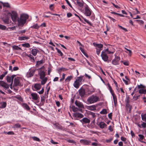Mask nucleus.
I'll use <instances>...</instances> for the list:
<instances>
[{"label": "nucleus", "mask_w": 146, "mask_h": 146, "mask_svg": "<svg viewBox=\"0 0 146 146\" xmlns=\"http://www.w3.org/2000/svg\"><path fill=\"white\" fill-rule=\"evenodd\" d=\"M29 16L28 15L23 13L20 15L17 22L19 26H23L27 22V20L29 19Z\"/></svg>", "instance_id": "nucleus-1"}, {"label": "nucleus", "mask_w": 146, "mask_h": 146, "mask_svg": "<svg viewBox=\"0 0 146 146\" xmlns=\"http://www.w3.org/2000/svg\"><path fill=\"white\" fill-rule=\"evenodd\" d=\"M8 15L11 16V19L13 22H15L17 21L19 17L16 12L12 11L11 12L8 13Z\"/></svg>", "instance_id": "nucleus-2"}, {"label": "nucleus", "mask_w": 146, "mask_h": 146, "mask_svg": "<svg viewBox=\"0 0 146 146\" xmlns=\"http://www.w3.org/2000/svg\"><path fill=\"white\" fill-rule=\"evenodd\" d=\"M99 99L98 97L96 95H93L88 98L87 100L88 101L90 104H92L99 100Z\"/></svg>", "instance_id": "nucleus-3"}, {"label": "nucleus", "mask_w": 146, "mask_h": 146, "mask_svg": "<svg viewBox=\"0 0 146 146\" xmlns=\"http://www.w3.org/2000/svg\"><path fill=\"white\" fill-rule=\"evenodd\" d=\"M108 86L109 88V90L113 96V101L115 106H116L117 105V98L116 95L114 93L113 91L112 90V89L111 86H110V84H108Z\"/></svg>", "instance_id": "nucleus-4"}, {"label": "nucleus", "mask_w": 146, "mask_h": 146, "mask_svg": "<svg viewBox=\"0 0 146 146\" xmlns=\"http://www.w3.org/2000/svg\"><path fill=\"white\" fill-rule=\"evenodd\" d=\"M84 14L87 16L89 17L92 14V11L91 10L87 5H84Z\"/></svg>", "instance_id": "nucleus-5"}, {"label": "nucleus", "mask_w": 146, "mask_h": 146, "mask_svg": "<svg viewBox=\"0 0 146 146\" xmlns=\"http://www.w3.org/2000/svg\"><path fill=\"white\" fill-rule=\"evenodd\" d=\"M44 66L39 69L38 71V74L40 76V79L44 78L45 76V73L44 70H42V68H44Z\"/></svg>", "instance_id": "nucleus-6"}, {"label": "nucleus", "mask_w": 146, "mask_h": 146, "mask_svg": "<svg viewBox=\"0 0 146 146\" xmlns=\"http://www.w3.org/2000/svg\"><path fill=\"white\" fill-rule=\"evenodd\" d=\"M20 78L19 77H17L15 78L14 80L13 87L21 85L20 83Z\"/></svg>", "instance_id": "nucleus-7"}, {"label": "nucleus", "mask_w": 146, "mask_h": 146, "mask_svg": "<svg viewBox=\"0 0 146 146\" xmlns=\"http://www.w3.org/2000/svg\"><path fill=\"white\" fill-rule=\"evenodd\" d=\"M101 56L102 59L105 62L107 61L108 57L107 55V54L104 51H103L102 52Z\"/></svg>", "instance_id": "nucleus-8"}, {"label": "nucleus", "mask_w": 146, "mask_h": 146, "mask_svg": "<svg viewBox=\"0 0 146 146\" xmlns=\"http://www.w3.org/2000/svg\"><path fill=\"white\" fill-rule=\"evenodd\" d=\"M120 58L118 56H115V58L112 61L113 64L116 65L119 64V62L120 60Z\"/></svg>", "instance_id": "nucleus-9"}, {"label": "nucleus", "mask_w": 146, "mask_h": 146, "mask_svg": "<svg viewBox=\"0 0 146 146\" xmlns=\"http://www.w3.org/2000/svg\"><path fill=\"white\" fill-rule=\"evenodd\" d=\"M0 86L6 89L9 87V85L3 81H0Z\"/></svg>", "instance_id": "nucleus-10"}, {"label": "nucleus", "mask_w": 146, "mask_h": 146, "mask_svg": "<svg viewBox=\"0 0 146 146\" xmlns=\"http://www.w3.org/2000/svg\"><path fill=\"white\" fill-rule=\"evenodd\" d=\"M79 94L81 97H83L85 94V90L82 88H81L79 90Z\"/></svg>", "instance_id": "nucleus-11"}, {"label": "nucleus", "mask_w": 146, "mask_h": 146, "mask_svg": "<svg viewBox=\"0 0 146 146\" xmlns=\"http://www.w3.org/2000/svg\"><path fill=\"white\" fill-rule=\"evenodd\" d=\"M15 76V75H12L11 76H7L6 80L7 82L8 83H10L12 82V81H13V80L14 77Z\"/></svg>", "instance_id": "nucleus-12"}, {"label": "nucleus", "mask_w": 146, "mask_h": 146, "mask_svg": "<svg viewBox=\"0 0 146 146\" xmlns=\"http://www.w3.org/2000/svg\"><path fill=\"white\" fill-rule=\"evenodd\" d=\"M2 20L4 23L5 24H8L9 23V18L8 16L2 18Z\"/></svg>", "instance_id": "nucleus-13"}, {"label": "nucleus", "mask_w": 146, "mask_h": 146, "mask_svg": "<svg viewBox=\"0 0 146 146\" xmlns=\"http://www.w3.org/2000/svg\"><path fill=\"white\" fill-rule=\"evenodd\" d=\"M80 142L86 145H88L91 143L90 141L85 139H81L80 141Z\"/></svg>", "instance_id": "nucleus-14"}, {"label": "nucleus", "mask_w": 146, "mask_h": 146, "mask_svg": "<svg viewBox=\"0 0 146 146\" xmlns=\"http://www.w3.org/2000/svg\"><path fill=\"white\" fill-rule=\"evenodd\" d=\"M34 87L36 90H38L41 88V86L40 84H36Z\"/></svg>", "instance_id": "nucleus-15"}, {"label": "nucleus", "mask_w": 146, "mask_h": 146, "mask_svg": "<svg viewBox=\"0 0 146 146\" xmlns=\"http://www.w3.org/2000/svg\"><path fill=\"white\" fill-rule=\"evenodd\" d=\"M76 105L79 108H83L84 105L82 103L76 101L75 102Z\"/></svg>", "instance_id": "nucleus-16"}, {"label": "nucleus", "mask_w": 146, "mask_h": 146, "mask_svg": "<svg viewBox=\"0 0 146 146\" xmlns=\"http://www.w3.org/2000/svg\"><path fill=\"white\" fill-rule=\"evenodd\" d=\"M31 95L32 97V99L35 100H37L38 99V95L36 93H32L31 94Z\"/></svg>", "instance_id": "nucleus-17"}, {"label": "nucleus", "mask_w": 146, "mask_h": 146, "mask_svg": "<svg viewBox=\"0 0 146 146\" xmlns=\"http://www.w3.org/2000/svg\"><path fill=\"white\" fill-rule=\"evenodd\" d=\"M98 125L101 128L103 129L107 126L106 124L103 122H101L99 123Z\"/></svg>", "instance_id": "nucleus-18"}, {"label": "nucleus", "mask_w": 146, "mask_h": 146, "mask_svg": "<svg viewBox=\"0 0 146 146\" xmlns=\"http://www.w3.org/2000/svg\"><path fill=\"white\" fill-rule=\"evenodd\" d=\"M39 51L38 50L36 49H33L31 50V53L34 56H36L38 52Z\"/></svg>", "instance_id": "nucleus-19"}, {"label": "nucleus", "mask_w": 146, "mask_h": 146, "mask_svg": "<svg viewBox=\"0 0 146 146\" xmlns=\"http://www.w3.org/2000/svg\"><path fill=\"white\" fill-rule=\"evenodd\" d=\"M29 38V37L26 36L19 37L18 39L20 40H25Z\"/></svg>", "instance_id": "nucleus-20"}, {"label": "nucleus", "mask_w": 146, "mask_h": 146, "mask_svg": "<svg viewBox=\"0 0 146 146\" xmlns=\"http://www.w3.org/2000/svg\"><path fill=\"white\" fill-rule=\"evenodd\" d=\"M93 45L95 47H97L98 48L101 49L103 47V45L102 44H97L95 42L93 43Z\"/></svg>", "instance_id": "nucleus-21"}, {"label": "nucleus", "mask_w": 146, "mask_h": 146, "mask_svg": "<svg viewBox=\"0 0 146 146\" xmlns=\"http://www.w3.org/2000/svg\"><path fill=\"white\" fill-rule=\"evenodd\" d=\"M96 107L95 105H92V106H88V109L89 110L91 111H93L96 110Z\"/></svg>", "instance_id": "nucleus-22"}, {"label": "nucleus", "mask_w": 146, "mask_h": 146, "mask_svg": "<svg viewBox=\"0 0 146 146\" xmlns=\"http://www.w3.org/2000/svg\"><path fill=\"white\" fill-rule=\"evenodd\" d=\"M81 120L83 122L86 123H89L90 122V120L86 117L84 118Z\"/></svg>", "instance_id": "nucleus-23"}, {"label": "nucleus", "mask_w": 146, "mask_h": 146, "mask_svg": "<svg viewBox=\"0 0 146 146\" xmlns=\"http://www.w3.org/2000/svg\"><path fill=\"white\" fill-rule=\"evenodd\" d=\"M77 1V4L80 7H82L83 6H84V2H79L78 0H76Z\"/></svg>", "instance_id": "nucleus-24"}, {"label": "nucleus", "mask_w": 146, "mask_h": 146, "mask_svg": "<svg viewBox=\"0 0 146 146\" xmlns=\"http://www.w3.org/2000/svg\"><path fill=\"white\" fill-rule=\"evenodd\" d=\"M74 115L76 117L82 118L84 117V115L82 114L79 113H76L74 114Z\"/></svg>", "instance_id": "nucleus-25"}, {"label": "nucleus", "mask_w": 146, "mask_h": 146, "mask_svg": "<svg viewBox=\"0 0 146 146\" xmlns=\"http://www.w3.org/2000/svg\"><path fill=\"white\" fill-rule=\"evenodd\" d=\"M80 84V83H79L78 82H77V81L76 80L74 82V83L73 85H74V86L75 88H79V86Z\"/></svg>", "instance_id": "nucleus-26"}, {"label": "nucleus", "mask_w": 146, "mask_h": 146, "mask_svg": "<svg viewBox=\"0 0 146 146\" xmlns=\"http://www.w3.org/2000/svg\"><path fill=\"white\" fill-rule=\"evenodd\" d=\"M35 70H31L29 73V77H31L33 76L35 72Z\"/></svg>", "instance_id": "nucleus-27"}, {"label": "nucleus", "mask_w": 146, "mask_h": 146, "mask_svg": "<svg viewBox=\"0 0 146 146\" xmlns=\"http://www.w3.org/2000/svg\"><path fill=\"white\" fill-rule=\"evenodd\" d=\"M23 106L26 110H29L30 109L29 106L27 105V104L23 103Z\"/></svg>", "instance_id": "nucleus-28"}, {"label": "nucleus", "mask_w": 146, "mask_h": 146, "mask_svg": "<svg viewBox=\"0 0 146 146\" xmlns=\"http://www.w3.org/2000/svg\"><path fill=\"white\" fill-rule=\"evenodd\" d=\"M126 106L127 110H129V112H130L132 108L131 106L129 104H126Z\"/></svg>", "instance_id": "nucleus-29"}, {"label": "nucleus", "mask_w": 146, "mask_h": 146, "mask_svg": "<svg viewBox=\"0 0 146 146\" xmlns=\"http://www.w3.org/2000/svg\"><path fill=\"white\" fill-rule=\"evenodd\" d=\"M83 77V76H81L78 77L77 79H76V80L77 81V82H78L79 83L81 84L82 79Z\"/></svg>", "instance_id": "nucleus-30"}, {"label": "nucleus", "mask_w": 146, "mask_h": 146, "mask_svg": "<svg viewBox=\"0 0 146 146\" xmlns=\"http://www.w3.org/2000/svg\"><path fill=\"white\" fill-rule=\"evenodd\" d=\"M1 105V108H5L7 105V104L6 102H2L0 103Z\"/></svg>", "instance_id": "nucleus-31"}, {"label": "nucleus", "mask_w": 146, "mask_h": 146, "mask_svg": "<svg viewBox=\"0 0 146 146\" xmlns=\"http://www.w3.org/2000/svg\"><path fill=\"white\" fill-rule=\"evenodd\" d=\"M80 50L88 58V55H87V54L85 52L84 49H83L81 47L80 48Z\"/></svg>", "instance_id": "nucleus-32"}, {"label": "nucleus", "mask_w": 146, "mask_h": 146, "mask_svg": "<svg viewBox=\"0 0 146 146\" xmlns=\"http://www.w3.org/2000/svg\"><path fill=\"white\" fill-rule=\"evenodd\" d=\"M141 117L142 120L143 121L146 122V114H143L142 113L141 114Z\"/></svg>", "instance_id": "nucleus-33"}, {"label": "nucleus", "mask_w": 146, "mask_h": 146, "mask_svg": "<svg viewBox=\"0 0 146 146\" xmlns=\"http://www.w3.org/2000/svg\"><path fill=\"white\" fill-rule=\"evenodd\" d=\"M22 46L23 47H25V48H29L30 47V44L29 43H25V44H22Z\"/></svg>", "instance_id": "nucleus-34"}, {"label": "nucleus", "mask_w": 146, "mask_h": 146, "mask_svg": "<svg viewBox=\"0 0 146 146\" xmlns=\"http://www.w3.org/2000/svg\"><path fill=\"white\" fill-rule=\"evenodd\" d=\"M42 79V80L41 81V84L42 85H44L46 83L47 78H45Z\"/></svg>", "instance_id": "nucleus-35"}, {"label": "nucleus", "mask_w": 146, "mask_h": 146, "mask_svg": "<svg viewBox=\"0 0 146 146\" xmlns=\"http://www.w3.org/2000/svg\"><path fill=\"white\" fill-rule=\"evenodd\" d=\"M139 93L141 94H146V90L140 89L139 90Z\"/></svg>", "instance_id": "nucleus-36"}, {"label": "nucleus", "mask_w": 146, "mask_h": 146, "mask_svg": "<svg viewBox=\"0 0 146 146\" xmlns=\"http://www.w3.org/2000/svg\"><path fill=\"white\" fill-rule=\"evenodd\" d=\"M44 60H40L36 62V65H39L40 64H42L44 63Z\"/></svg>", "instance_id": "nucleus-37"}, {"label": "nucleus", "mask_w": 146, "mask_h": 146, "mask_svg": "<svg viewBox=\"0 0 146 146\" xmlns=\"http://www.w3.org/2000/svg\"><path fill=\"white\" fill-rule=\"evenodd\" d=\"M72 76H68L65 79V81L69 82L72 79Z\"/></svg>", "instance_id": "nucleus-38"}, {"label": "nucleus", "mask_w": 146, "mask_h": 146, "mask_svg": "<svg viewBox=\"0 0 146 146\" xmlns=\"http://www.w3.org/2000/svg\"><path fill=\"white\" fill-rule=\"evenodd\" d=\"M138 136L139 137V140L142 142H143L141 141L144 138V136L142 135L139 134L138 135Z\"/></svg>", "instance_id": "nucleus-39"}, {"label": "nucleus", "mask_w": 146, "mask_h": 146, "mask_svg": "<svg viewBox=\"0 0 146 146\" xmlns=\"http://www.w3.org/2000/svg\"><path fill=\"white\" fill-rule=\"evenodd\" d=\"M13 48V49L16 50H21V48L19 47L18 46L14 45L12 47Z\"/></svg>", "instance_id": "nucleus-40"}, {"label": "nucleus", "mask_w": 146, "mask_h": 146, "mask_svg": "<svg viewBox=\"0 0 146 146\" xmlns=\"http://www.w3.org/2000/svg\"><path fill=\"white\" fill-rule=\"evenodd\" d=\"M7 72L6 71L4 72L3 74H2L0 76V80H2L4 77L5 76V75L7 74Z\"/></svg>", "instance_id": "nucleus-41"}, {"label": "nucleus", "mask_w": 146, "mask_h": 146, "mask_svg": "<svg viewBox=\"0 0 146 146\" xmlns=\"http://www.w3.org/2000/svg\"><path fill=\"white\" fill-rule=\"evenodd\" d=\"M39 27L38 25L37 24H36L31 27L32 28L35 29H38L39 28Z\"/></svg>", "instance_id": "nucleus-42"}, {"label": "nucleus", "mask_w": 146, "mask_h": 146, "mask_svg": "<svg viewBox=\"0 0 146 146\" xmlns=\"http://www.w3.org/2000/svg\"><path fill=\"white\" fill-rule=\"evenodd\" d=\"M100 113L102 114H105L107 113V110L105 109H103L100 112Z\"/></svg>", "instance_id": "nucleus-43"}, {"label": "nucleus", "mask_w": 146, "mask_h": 146, "mask_svg": "<svg viewBox=\"0 0 146 146\" xmlns=\"http://www.w3.org/2000/svg\"><path fill=\"white\" fill-rule=\"evenodd\" d=\"M21 127V125L19 123H16L15 124L13 127L14 128H20Z\"/></svg>", "instance_id": "nucleus-44"}, {"label": "nucleus", "mask_w": 146, "mask_h": 146, "mask_svg": "<svg viewBox=\"0 0 146 146\" xmlns=\"http://www.w3.org/2000/svg\"><path fill=\"white\" fill-rule=\"evenodd\" d=\"M6 28L5 26L0 24V29L2 30H5Z\"/></svg>", "instance_id": "nucleus-45"}, {"label": "nucleus", "mask_w": 146, "mask_h": 146, "mask_svg": "<svg viewBox=\"0 0 146 146\" xmlns=\"http://www.w3.org/2000/svg\"><path fill=\"white\" fill-rule=\"evenodd\" d=\"M56 49L57 50L59 54V55L60 56H62L63 55V53L61 52V51L57 48H56Z\"/></svg>", "instance_id": "nucleus-46"}, {"label": "nucleus", "mask_w": 146, "mask_h": 146, "mask_svg": "<svg viewBox=\"0 0 146 146\" xmlns=\"http://www.w3.org/2000/svg\"><path fill=\"white\" fill-rule=\"evenodd\" d=\"M32 139L35 141H40V140L38 138L36 137H32Z\"/></svg>", "instance_id": "nucleus-47"}, {"label": "nucleus", "mask_w": 146, "mask_h": 146, "mask_svg": "<svg viewBox=\"0 0 146 146\" xmlns=\"http://www.w3.org/2000/svg\"><path fill=\"white\" fill-rule=\"evenodd\" d=\"M3 4V6L4 7H9L10 6L9 4L8 3H2Z\"/></svg>", "instance_id": "nucleus-48"}, {"label": "nucleus", "mask_w": 146, "mask_h": 146, "mask_svg": "<svg viewBox=\"0 0 146 146\" xmlns=\"http://www.w3.org/2000/svg\"><path fill=\"white\" fill-rule=\"evenodd\" d=\"M118 27L121 29H123L125 31L127 32V30L126 29L123 27H122L120 26L119 25H118Z\"/></svg>", "instance_id": "nucleus-49"}, {"label": "nucleus", "mask_w": 146, "mask_h": 146, "mask_svg": "<svg viewBox=\"0 0 146 146\" xmlns=\"http://www.w3.org/2000/svg\"><path fill=\"white\" fill-rule=\"evenodd\" d=\"M67 141L69 143H73L74 144L76 143V142L73 140L68 139L67 140Z\"/></svg>", "instance_id": "nucleus-50"}, {"label": "nucleus", "mask_w": 146, "mask_h": 146, "mask_svg": "<svg viewBox=\"0 0 146 146\" xmlns=\"http://www.w3.org/2000/svg\"><path fill=\"white\" fill-rule=\"evenodd\" d=\"M84 20L85 22H86L90 26H92V24L90 22H89L88 20H87L86 19H84Z\"/></svg>", "instance_id": "nucleus-51"}, {"label": "nucleus", "mask_w": 146, "mask_h": 146, "mask_svg": "<svg viewBox=\"0 0 146 146\" xmlns=\"http://www.w3.org/2000/svg\"><path fill=\"white\" fill-rule=\"evenodd\" d=\"M44 88H42V90L41 91H40L39 92H38L40 94H42L44 93Z\"/></svg>", "instance_id": "nucleus-52"}, {"label": "nucleus", "mask_w": 146, "mask_h": 146, "mask_svg": "<svg viewBox=\"0 0 146 146\" xmlns=\"http://www.w3.org/2000/svg\"><path fill=\"white\" fill-rule=\"evenodd\" d=\"M67 70V69H65V68H61L59 69L58 70V71L59 72H61V71H64L65 70Z\"/></svg>", "instance_id": "nucleus-53"}, {"label": "nucleus", "mask_w": 146, "mask_h": 146, "mask_svg": "<svg viewBox=\"0 0 146 146\" xmlns=\"http://www.w3.org/2000/svg\"><path fill=\"white\" fill-rule=\"evenodd\" d=\"M145 86L143 85L142 84L138 85V88H145Z\"/></svg>", "instance_id": "nucleus-54"}, {"label": "nucleus", "mask_w": 146, "mask_h": 146, "mask_svg": "<svg viewBox=\"0 0 146 146\" xmlns=\"http://www.w3.org/2000/svg\"><path fill=\"white\" fill-rule=\"evenodd\" d=\"M113 139V138H110V139H106V141L107 143H110V142H111L112 141Z\"/></svg>", "instance_id": "nucleus-55"}, {"label": "nucleus", "mask_w": 146, "mask_h": 146, "mask_svg": "<svg viewBox=\"0 0 146 146\" xmlns=\"http://www.w3.org/2000/svg\"><path fill=\"white\" fill-rule=\"evenodd\" d=\"M65 74H62V78L61 79H60V81H63L64 80V78H65Z\"/></svg>", "instance_id": "nucleus-56"}, {"label": "nucleus", "mask_w": 146, "mask_h": 146, "mask_svg": "<svg viewBox=\"0 0 146 146\" xmlns=\"http://www.w3.org/2000/svg\"><path fill=\"white\" fill-rule=\"evenodd\" d=\"M139 97H140V95H139L138 96H135V95L133 97V99H134L135 100H136Z\"/></svg>", "instance_id": "nucleus-57"}, {"label": "nucleus", "mask_w": 146, "mask_h": 146, "mask_svg": "<svg viewBox=\"0 0 146 146\" xmlns=\"http://www.w3.org/2000/svg\"><path fill=\"white\" fill-rule=\"evenodd\" d=\"M66 2L69 5V6L70 7H71L72 8V7L71 5V4L68 1V0H65Z\"/></svg>", "instance_id": "nucleus-58"}, {"label": "nucleus", "mask_w": 146, "mask_h": 146, "mask_svg": "<svg viewBox=\"0 0 146 146\" xmlns=\"http://www.w3.org/2000/svg\"><path fill=\"white\" fill-rule=\"evenodd\" d=\"M72 110L73 111L75 112L77 111L78 108L75 107H73L72 108Z\"/></svg>", "instance_id": "nucleus-59"}, {"label": "nucleus", "mask_w": 146, "mask_h": 146, "mask_svg": "<svg viewBox=\"0 0 146 146\" xmlns=\"http://www.w3.org/2000/svg\"><path fill=\"white\" fill-rule=\"evenodd\" d=\"M141 125L142 126V127L143 128H145L146 126V123L143 122L141 124Z\"/></svg>", "instance_id": "nucleus-60"}, {"label": "nucleus", "mask_w": 146, "mask_h": 146, "mask_svg": "<svg viewBox=\"0 0 146 146\" xmlns=\"http://www.w3.org/2000/svg\"><path fill=\"white\" fill-rule=\"evenodd\" d=\"M90 114L91 115L93 118H94L96 116L95 113H94L91 112Z\"/></svg>", "instance_id": "nucleus-61"}, {"label": "nucleus", "mask_w": 146, "mask_h": 146, "mask_svg": "<svg viewBox=\"0 0 146 146\" xmlns=\"http://www.w3.org/2000/svg\"><path fill=\"white\" fill-rule=\"evenodd\" d=\"M123 80L126 84L128 85L129 84V82L126 81V80H124L123 79Z\"/></svg>", "instance_id": "nucleus-62"}, {"label": "nucleus", "mask_w": 146, "mask_h": 146, "mask_svg": "<svg viewBox=\"0 0 146 146\" xmlns=\"http://www.w3.org/2000/svg\"><path fill=\"white\" fill-rule=\"evenodd\" d=\"M48 74L50 75L51 70L50 68H48Z\"/></svg>", "instance_id": "nucleus-63"}, {"label": "nucleus", "mask_w": 146, "mask_h": 146, "mask_svg": "<svg viewBox=\"0 0 146 146\" xmlns=\"http://www.w3.org/2000/svg\"><path fill=\"white\" fill-rule=\"evenodd\" d=\"M51 142L53 144H58V143L54 142L52 139L51 140Z\"/></svg>", "instance_id": "nucleus-64"}]
</instances>
